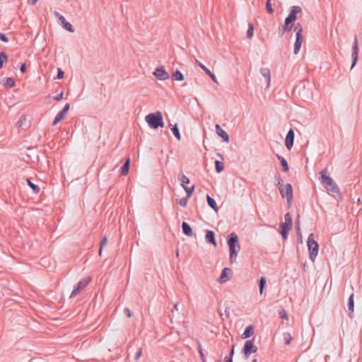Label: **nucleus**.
<instances>
[{
  "instance_id": "f257e3e1",
  "label": "nucleus",
  "mask_w": 362,
  "mask_h": 362,
  "mask_svg": "<svg viewBox=\"0 0 362 362\" xmlns=\"http://www.w3.org/2000/svg\"><path fill=\"white\" fill-rule=\"evenodd\" d=\"M319 180L321 184L325 188L327 192L333 196L340 195V189L337 185L334 182L332 178L328 175L329 170L327 168H325L320 172H319Z\"/></svg>"
},
{
  "instance_id": "f03ea898",
  "label": "nucleus",
  "mask_w": 362,
  "mask_h": 362,
  "mask_svg": "<svg viewBox=\"0 0 362 362\" xmlns=\"http://www.w3.org/2000/svg\"><path fill=\"white\" fill-rule=\"evenodd\" d=\"M228 245L230 252V262L233 263L240 250V245L238 242V235L235 233H231L228 235Z\"/></svg>"
},
{
  "instance_id": "7ed1b4c3",
  "label": "nucleus",
  "mask_w": 362,
  "mask_h": 362,
  "mask_svg": "<svg viewBox=\"0 0 362 362\" xmlns=\"http://www.w3.org/2000/svg\"><path fill=\"white\" fill-rule=\"evenodd\" d=\"M145 120L148 126L153 129H156L158 127H163L164 126L163 115L160 111L147 115L145 117Z\"/></svg>"
},
{
  "instance_id": "20e7f679",
  "label": "nucleus",
  "mask_w": 362,
  "mask_h": 362,
  "mask_svg": "<svg viewBox=\"0 0 362 362\" xmlns=\"http://www.w3.org/2000/svg\"><path fill=\"white\" fill-rule=\"evenodd\" d=\"M276 178L278 181V188L280 192L281 195L284 197H285L287 200V203L288 205L291 204L293 199V190L292 186L291 184H286L285 186L282 184V180L280 175L276 176Z\"/></svg>"
},
{
  "instance_id": "39448f33",
  "label": "nucleus",
  "mask_w": 362,
  "mask_h": 362,
  "mask_svg": "<svg viewBox=\"0 0 362 362\" xmlns=\"http://www.w3.org/2000/svg\"><path fill=\"white\" fill-rule=\"evenodd\" d=\"M307 245L310 259L314 260L317 255L319 246L314 239L313 233H310L308 238Z\"/></svg>"
},
{
  "instance_id": "423d86ee",
  "label": "nucleus",
  "mask_w": 362,
  "mask_h": 362,
  "mask_svg": "<svg viewBox=\"0 0 362 362\" xmlns=\"http://www.w3.org/2000/svg\"><path fill=\"white\" fill-rule=\"evenodd\" d=\"M257 347L255 345L254 339L247 340L243 349V354L247 358L251 354L256 353Z\"/></svg>"
},
{
  "instance_id": "0eeeda50",
  "label": "nucleus",
  "mask_w": 362,
  "mask_h": 362,
  "mask_svg": "<svg viewBox=\"0 0 362 362\" xmlns=\"http://www.w3.org/2000/svg\"><path fill=\"white\" fill-rule=\"evenodd\" d=\"M90 281V278H86L78 281L73 289L70 298L76 296L83 288H84Z\"/></svg>"
},
{
  "instance_id": "6e6552de",
  "label": "nucleus",
  "mask_w": 362,
  "mask_h": 362,
  "mask_svg": "<svg viewBox=\"0 0 362 362\" xmlns=\"http://www.w3.org/2000/svg\"><path fill=\"white\" fill-rule=\"evenodd\" d=\"M154 76L160 81H165L170 78V75L165 71L164 66H159L153 72Z\"/></svg>"
},
{
  "instance_id": "1a4fd4ad",
  "label": "nucleus",
  "mask_w": 362,
  "mask_h": 362,
  "mask_svg": "<svg viewBox=\"0 0 362 362\" xmlns=\"http://www.w3.org/2000/svg\"><path fill=\"white\" fill-rule=\"evenodd\" d=\"M302 8L300 6H293L290 8V12L285 20L294 23L297 20V14L300 13Z\"/></svg>"
},
{
  "instance_id": "9d476101",
  "label": "nucleus",
  "mask_w": 362,
  "mask_h": 362,
  "mask_svg": "<svg viewBox=\"0 0 362 362\" xmlns=\"http://www.w3.org/2000/svg\"><path fill=\"white\" fill-rule=\"evenodd\" d=\"M351 57H352V64L351 66V69H352L356 65L358 58V40L356 36L354 38V45L352 46L351 50Z\"/></svg>"
},
{
  "instance_id": "9b49d317",
  "label": "nucleus",
  "mask_w": 362,
  "mask_h": 362,
  "mask_svg": "<svg viewBox=\"0 0 362 362\" xmlns=\"http://www.w3.org/2000/svg\"><path fill=\"white\" fill-rule=\"evenodd\" d=\"M294 136L295 133L292 129H290L288 132L286 139H285V145L288 149H291L293 146L294 141Z\"/></svg>"
},
{
  "instance_id": "f8f14e48",
  "label": "nucleus",
  "mask_w": 362,
  "mask_h": 362,
  "mask_svg": "<svg viewBox=\"0 0 362 362\" xmlns=\"http://www.w3.org/2000/svg\"><path fill=\"white\" fill-rule=\"evenodd\" d=\"M215 129H216V134L221 137L223 139V140L226 142H228L229 141V136L228 134H227V132L223 130L221 126L219 124H216L215 126Z\"/></svg>"
},
{
  "instance_id": "ddd939ff",
  "label": "nucleus",
  "mask_w": 362,
  "mask_h": 362,
  "mask_svg": "<svg viewBox=\"0 0 362 362\" xmlns=\"http://www.w3.org/2000/svg\"><path fill=\"white\" fill-rule=\"evenodd\" d=\"M196 63L198 64V66L203 69L205 73L211 78V80L215 82L218 83L216 80V77L214 74H213L208 68H206L204 64H202L200 62H199L197 59L196 60Z\"/></svg>"
},
{
  "instance_id": "4468645a",
  "label": "nucleus",
  "mask_w": 362,
  "mask_h": 362,
  "mask_svg": "<svg viewBox=\"0 0 362 362\" xmlns=\"http://www.w3.org/2000/svg\"><path fill=\"white\" fill-rule=\"evenodd\" d=\"M182 233L188 236V237H192L193 235V231H192V229L191 228V226L185 221H183L182 223Z\"/></svg>"
},
{
  "instance_id": "2eb2a0df",
  "label": "nucleus",
  "mask_w": 362,
  "mask_h": 362,
  "mask_svg": "<svg viewBox=\"0 0 362 362\" xmlns=\"http://www.w3.org/2000/svg\"><path fill=\"white\" fill-rule=\"evenodd\" d=\"M296 41H295V43H294V49H293V53L295 54H297L300 49V47H301V45H302V42H303V36H296Z\"/></svg>"
},
{
  "instance_id": "dca6fc26",
  "label": "nucleus",
  "mask_w": 362,
  "mask_h": 362,
  "mask_svg": "<svg viewBox=\"0 0 362 362\" xmlns=\"http://www.w3.org/2000/svg\"><path fill=\"white\" fill-rule=\"evenodd\" d=\"M206 240L211 243L214 246H216V241L215 239V234L212 230H207L205 235Z\"/></svg>"
},
{
  "instance_id": "f3484780",
  "label": "nucleus",
  "mask_w": 362,
  "mask_h": 362,
  "mask_svg": "<svg viewBox=\"0 0 362 362\" xmlns=\"http://www.w3.org/2000/svg\"><path fill=\"white\" fill-rule=\"evenodd\" d=\"M260 74L266 78L267 82V87L269 86L271 81L270 70L268 68H261Z\"/></svg>"
},
{
  "instance_id": "a211bd4d",
  "label": "nucleus",
  "mask_w": 362,
  "mask_h": 362,
  "mask_svg": "<svg viewBox=\"0 0 362 362\" xmlns=\"http://www.w3.org/2000/svg\"><path fill=\"white\" fill-rule=\"evenodd\" d=\"M230 272V269L229 268H224L221 274V276L219 277V282L220 283H224L229 280V278L228 276V273Z\"/></svg>"
},
{
  "instance_id": "6ab92c4d",
  "label": "nucleus",
  "mask_w": 362,
  "mask_h": 362,
  "mask_svg": "<svg viewBox=\"0 0 362 362\" xmlns=\"http://www.w3.org/2000/svg\"><path fill=\"white\" fill-rule=\"evenodd\" d=\"M254 332V327L252 325H248L246 327V328L244 330V332L242 334L243 339H247L250 337H251L253 334Z\"/></svg>"
},
{
  "instance_id": "aec40b11",
  "label": "nucleus",
  "mask_w": 362,
  "mask_h": 362,
  "mask_svg": "<svg viewBox=\"0 0 362 362\" xmlns=\"http://www.w3.org/2000/svg\"><path fill=\"white\" fill-rule=\"evenodd\" d=\"M354 294L352 293L349 298L348 301V310H349V315L351 317V314L354 313Z\"/></svg>"
},
{
  "instance_id": "412c9836",
  "label": "nucleus",
  "mask_w": 362,
  "mask_h": 362,
  "mask_svg": "<svg viewBox=\"0 0 362 362\" xmlns=\"http://www.w3.org/2000/svg\"><path fill=\"white\" fill-rule=\"evenodd\" d=\"M129 165H130V159L128 158L126 160V161L124 163L123 165L122 166L120 169V175H126L129 170Z\"/></svg>"
},
{
  "instance_id": "4be33fe9",
  "label": "nucleus",
  "mask_w": 362,
  "mask_h": 362,
  "mask_svg": "<svg viewBox=\"0 0 362 362\" xmlns=\"http://www.w3.org/2000/svg\"><path fill=\"white\" fill-rule=\"evenodd\" d=\"M206 202L208 205L213 209L216 212L218 211V207L216 201L211 198L209 194L206 195Z\"/></svg>"
},
{
  "instance_id": "5701e85b",
  "label": "nucleus",
  "mask_w": 362,
  "mask_h": 362,
  "mask_svg": "<svg viewBox=\"0 0 362 362\" xmlns=\"http://www.w3.org/2000/svg\"><path fill=\"white\" fill-rule=\"evenodd\" d=\"M276 156H277L278 160L280 161V163L282 165L283 171L285 173L288 172L289 170V167H288V163L286 160V159L280 155H277Z\"/></svg>"
},
{
  "instance_id": "b1692460",
  "label": "nucleus",
  "mask_w": 362,
  "mask_h": 362,
  "mask_svg": "<svg viewBox=\"0 0 362 362\" xmlns=\"http://www.w3.org/2000/svg\"><path fill=\"white\" fill-rule=\"evenodd\" d=\"M293 23L285 20L284 25L283 26V33L291 31L293 28Z\"/></svg>"
},
{
  "instance_id": "393cba45",
  "label": "nucleus",
  "mask_w": 362,
  "mask_h": 362,
  "mask_svg": "<svg viewBox=\"0 0 362 362\" xmlns=\"http://www.w3.org/2000/svg\"><path fill=\"white\" fill-rule=\"evenodd\" d=\"M27 182H28V186L33 189L34 193H35V194L39 193L40 189L37 185L32 182L30 179H27Z\"/></svg>"
},
{
  "instance_id": "a878e982",
  "label": "nucleus",
  "mask_w": 362,
  "mask_h": 362,
  "mask_svg": "<svg viewBox=\"0 0 362 362\" xmlns=\"http://www.w3.org/2000/svg\"><path fill=\"white\" fill-rule=\"evenodd\" d=\"M171 131L173 132V134H174V136H175V138L177 139V140H180L181 139V136H180V131H179V129L177 127V124H174L172 128H171Z\"/></svg>"
},
{
  "instance_id": "bb28decb",
  "label": "nucleus",
  "mask_w": 362,
  "mask_h": 362,
  "mask_svg": "<svg viewBox=\"0 0 362 362\" xmlns=\"http://www.w3.org/2000/svg\"><path fill=\"white\" fill-rule=\"evenodd\" d=\"M173 76L175 81H182L184 80V76L179 70H176L173 74Z\"/></svg>"
},
{
  "instance_id": "cd10ccee",
  "label": "nucleus",
  "mask_w": 362,
  "mask_h": 362,
  "mask_svg": "<svg viewBox=\"0 0 362 362\" xmlns=\"http://www.w3.org/2000/svg\"><path fill=\"white\" fill-rule=\"evenodd\" d=\"M295 228L296 230L297 236H299L301 238V230H300V216H298V218L295 221Z\"/></svg>"
},
{
  "instance_id": "c85d7f7f",
  "label": "nucleus",
  "mask_w": 362,
  "mask_h": 362,
  "mask_svg": "<svg viewBox=\"0 0 362 362\" xmlns=\"http://www.w3.org/2000/svg\"><path fill=\"white\" fill-rule=\"evenodd\" d=\"M65 115H64L62 112H59L55 117L54 121H53V125L55 126L57 124H58L61 120L64 119L65 117Z\"/></svg>"
},
{
  "instance_id": "c756f323",
  "label": "nucleus",
  "mask_w": 362,
  "mask_h": 362,
  "mask_svg": "<svg viewBox=\"0 0 362 362\" xmlns=\"http://www.w3.org/2000/svg\"><path fill=\"white\" fill-rule=\"evenodd\" d=\"M197 344H198V352H199L200 358H201L202 362H206L205 356H204V354L203 353V349H202V344H201V343L199 341H197Z\"/></svg>"
},
{
  "instance_id": "7c9ffc66",
  "label": "nucleus",
  "mask_w": 362,
  "mask_h": 362,
  "mask_svg": "<svg viewBox=\"0 0 362 362\" xmlns=\"http://www.w3.org/2000/svg\"><path fill=\"white\" fill-rule=\"evenodd\" d=\"M265 284H266V279L264 277H261L259 281V288L260 295H262L263 293V290L265 287Z\"/></svg>"
},
{
  "instance_id": "2f4dec72",
  "label": "nucleus",
  "mask_w": 362,
  "mask_h": 362,
  "mask_svg": "<svg viewBox=\"0 0 362 362\" xmlns=\"http://www.w3.org/2000/svg\"><path fill=\"white\" fill-rule=\"evenodd\" d=\"M224 165L223 163L218 160L215 161V169L217 173H221L223 170Z\"/></svg>"
},
{
  "instance_id": "473e14b6",
  "label": "nucleus",
  "mask_w": 362,
  "mask_h": 362,
  "mask_svg": "<svg viewBox=\"0 0 362 362\" xmlns=\"http://www.w3.org/2000/svg\"><path fill=\"white\" fill-rule=\"evenodd\" d=\"M294 31L296 33V36H303V28L300 23H297L294 27Z\"/></svg>"
},
{
  "instance_id": "72a5a7b5",
  "label": "nucleus",
  "mask_w": 362,
  "mask_h": 362,
  "mask_svg": "<svg viewBox=\"0 0 362 362\" xmlns=\"http://www.w3.org/2000/svg\"><path fill=\"white\" fill-rule=\"evenodd\" d=\"M183 189H185V191L187 193V197L189 198L194 192V185H192L191 187H188L186 186V187H184Z\"/></svg>"
},
{
  "instance_id": "f704fd0d",
  "label": "nucleus",
  "mask_w": 362,
  "mask_h": 362,
  "mask_svg": "<svg viewBox=\"0 0 362 362\" xmlns=\"http://www.w3.org/2000/svg\"><path fill=\"white\" fill-rule=\"evenodd\" d=\"M253 31H254L253 25H252V24L250 23L248 25V29L247 31V38L251 39L253 37Z\"/></svg>"
},
{
  "instance_id": "c9c22d12",
  "label": "nucleus",
  "mask_w": 362,
  "mask_h": 362,
  "mask_svg": "<svg viewBox=\"0 0 362 362\" xmlns=\"http://www.w3.org/2000/svg\"><path fill=\"white\" fill-rule=\"evenodd\" d=\"M284 339L285 344L288 345L291 343V341L292 340V337L288 332L284 333Z\"/></svg>"
},
{
  "instance_id": "e433bc0d",
  "label": "nucleus",
  "mask_w": 362,
  "mask_h": 362,
  "mask_svg": "<svg viewBox=\"0 0 362 362\" xmlns=\"http://www.w3.org/2000/svg\"><path fill=\"white\" fill-rule=\"evenodd\" d=\"M285 222L287 226H291L292 224V218L289 213H286L284 216Z\"/></svg>"
},
{
  "instance_id": "4c0bfd02",
  "label": "nucleus",
  "mask_w": 362,
  "mask_h": 362,
  "mask_svg": "<svg viewBox=\"0 0 362 362\" xmlns=\"http://www.w3.org/2000/svg\"><path fill=\"white\" fill-rule=\"evenodd\" d=\"M5 85L8 88H12L15 86V81L12 78H7Z\"/></svg>"
},
{
  "instance_id": "58836bf2",
  "label": "nucleus",
  "mask_w": 362,
  "mask_h": 362,
  "mask_svg": "<svg viewBox=\"0 0 362 362\" xmlns=\"http://www.w3.org/2000/svg\"><path fill=\"white\" fill-rule=\"evenodd\" d=\"M180 181H181V185H182V187H186L185 185L187 184H189V179L185 175H182V177L180 179Z\"/></svg>"
},
{
  "instance_id": "ea45409f",
  "label": "nucleus",
  "mask_w": 362,
  "mask_h": 362,
  "mask_svg": "<svg viewBox=\"0 0 362 362\" xmlns=\"http://www.w3.org/2000/svg\"><path fill=\"white\" fill-rule=\"evenodd\" d=\"M63 27L65 30L71 32V33H74V30L73 28V26L72 25L69 23V22H66L64 23V24L63 25Z\"/></svg>"
},
{
  "instance_id": "a19ab883",
  "label": "nucleus",
  "mask_w": 362,
  "mask_h": 362,
  "mask_svg": "<svg viewBox=\"0 0 362 362\" xmlns=\"http://www.w3.org/2000/svg\"><path fill=\"white\" fill-rule=\"evenodd\" d=\"M266 9L267 12L270 14L274 13V9L272 8V4L269 2V0H267L266 2Z\"/></svg>"
},
{
  "instance_id": "79ce46f5",
  "label": "nucleus",
  "mask_w": 362,
  "mask_h": 362,
  "mask_svg": "<svg viewBox=\"0 0 362 362\" xmlns=\"http://www.w3.org/2000/svg\"><path fill=\"white\" fill-rule=\"evenodd\" d=\"M188 199L187 197L177 200V203L182 206H186Z\"/></svg>"
},
{
  "instance_id": "37998d69",
  "label": "nucleus",
  "mask_w": 362,
  "mask_h": 362,
  "mask_svg": "<svg viewBox=\"0 0 362 362\" xmlns=\"http://www.w3.org/2000/svg\"><path fill=\"white\" fill-rule=\"evenodd\" d=\"M107 239L106 237H104L100 243V250H99V255L100 256L101 255V253H102V250L103 248V247L106 245L107 243Z\"/></svg>"
},
{
  "instance_id": "c03bdc74",
  "label": "nucleus",
  "mask_w": 362,
  "mask_h": 362,
  "mask_svg": "<svg viewBox=\"0 0 362 362\" xmlns=\"http://www.w3.org/2000/svg\"><path fill=\"white\" fill-rule=\"evenodd\" d=\"M64 74V72L60 68H58L57 69V75L56 78H57V79L63 78Z\"/></svg>"
},
{
  "instance_id": "a18cd8bd",
  "label": "nucleus",
  "mask_w": 362,
  "mask_h": 362,
  "mask_svg": "<svg viewBox=\"0 0 362 362\" xmlns=\"http://www.w3.org/2000/svg\"><path fill=\"white\" fill-rule=\"evenodd\" d=\"M64 91H61L59 94L53 97V100L59 101L63 98Z\"/></svg>"
},
{
  "instance_id": "49530a36",
  "label": "nucleus",
  "mask_w": 362,
  "mask_h": 362,
  "mask_svg": "<svg viewBox=\"0 0 362 362\" xmlns=\"http://www.w3.org/2000/svg\"><path fill=\"white\" fill-rule=\"evenodd\" d=\"M289 228H284L281 230V235L284 240L287 239Z\"/></svg>"
},
{
  "instance_id": "de8ad7c7",
  "label": "nucleus",
  "mask_w": 362,
  "mask_h": 362,
  "mask_svg": "<svg viewBox=\"0 0 362 362\" xmlns=\"http://www.w3.org/2000/svg\"><path fill=\"white\" fill-rule=\"evenodd\" d=\"M70 108V105L69 103H66L65 105L64 106L63 109L60 111L62 112L64 115H66L69 110Z\"/></svg>"
},
{
  "instance_id": "09e8293b",
  "label": "nucleus",
  "mask_w": 362,
  "mask_h": 362,
  "mask_svg": "<svg viewBox=\"0 0 362 362\" xmlns=\"http://www.w3.org/2000/svg\"><path fill=\"white\" fill-rule=\"evenodd\" d=\"M70 108V105L69 103H66L65 105L64 106L63 109L60 111L62 112L64 115H66L69 110Z\"/></svg>"
},
{
  "instance_id": "8fccbe9b",
  "label": "nucleus",
  "mask_w": 362,
  "mask_h": 362,
  "mask_svg": "<svg viewBox=\"0 0 362 362\" xmlns=\"http://www.w3.org/2000/svg\"><path fill=\"white\" fill-rule=\"evenodd\" d=\"M279 315H280V317L282 319H284L286 320H288V314L286 313V312L285 310H283V311L280 312Z\"/></svg>"
},
{
  "instance_id": "3c124183",
  "label": "nucleus",
  "mask_w": 362,
  "mask_h": 362,
  "mask_svg": "<svg viewBox=\"0 0 362 362\" xmlns=\"http://www.w3.org/2000/svg\"><path fill=\"white\" fill-rule=\"evenodd\" d=\"M0 40L4 42H8V38L5 34L0 33Z\"/></svg>"
},
{
  "instance_id": "603ef678",
  "label": "nucleus",
  "mask_w": 362,
  "mask_h": 362,
  "mask_svg": "<svg viewBox=\"0 0 362 362\" xmlns=\"http://www.w3.org/2000/svg\"><path fill=\"white\" fill-rule=\"evenodd\" d=\"M8 59L6 54L4 52H1L0 53V59L3 61V62H6Z\"/></svg>"
},
{
  "instance_id": "864d4df0",
  "label": "nucleus",
  "mask_w": 362,
  "mask_h": 362,
  "mask_svg": "<svg viewBox=\"0 0 362 362\" xmlns=\"http://www.w3.org/2000/svg\"><path fill=\"white\" fill-rule=\"evenodd\" d=\"M141 354H142V349L139 348V349L138 350V351L136 353V354L134 356V358L136 360H138L141 357Z\"/></svg>"
},
{
  "instance_id": "5fc2aeb1",
  "label": "nucleus",
  "mask_w": 362,
  "mask_h": 362,
  "mask_svg": "<svg viewBox=\"0 0 362 362\" xmlns=\"http://www.w3.org/2000/svg\"><path fill=\"white\" fill-rule=\"evenodd\" d=\"M124 313L127 315V317H130L132 316L131 310L128 308H125L124 309Z\"/></svg>"
},
{
  "instance_id": "6e6d98bb",
  "label": "nucleus",
  "mask_w": 362,
  "mask_h": 362,
  "mask_svg": "<svg viewBox=\"0 0 362 362\" xmlns=\"http://www.w3.org/2000/svg\"><path fill=\"white\" fill-rule=\"evenodd\" d=\"M20 71L22 74H24L26 71V66L25 64H22L20 67Z\"/></svg>"
},
{
  "instance_id": "4d7b16f0",
  "label": "nucleus",
  "mask_w": 362,
  "mask_h": 362,
  "mask_svg": "<svg viewBox=\"0 0 362 362\" xmlns=\"http://www.w3.org/2000/svg\"><path fill=\"white\" fill-rule=\"evenodd\" d=\"M280 227H281V230H283L284 228H289V229H290V227H291V226H286V223H284V222H283V223H281L280 224Z\"/></svg>"
},
{
  "instance_id": "13d9d810",
  "label": "nucleus",
  "mask_w": 362,
  "mask_h": 362,
  "mask_svg": "<svg viewBox=\"0 0 362 362\" xmlns=\"http://www.w3.org/2000/svg\"><path fill=\"white\" fill-rule=\"evenodd\" d=\"M234 349H235V345H232V347H231V349H230V356H231V358H233V356L234 355Z\"/></svg>"
},
{
  "instance_id": "bf43d9fd",
  "label": "nucleus",
  "mask_w": 362,
  "mask_h": 362,
  "mask_svg": "<svg viewBox=\"0 0 362 362\" xmlns=\"http://www.w3.org/2000/svg\"><path fill=\"white\" fill-rule=\"evenodd\" d=\"M224 360L226 362H233V358H231V356H226Z\"/></svg>"
},
{
  "instance_id": "052dcab7",
  "label": "nucleus",
  "mask_w": 362,
  "mask_h": 362,
  "mask_svg": "<svg viewBox=\"0 0 362 362\" xmlns=\"http://www.w3.org/2000/svg\"><path fill=\"white\" fill-rule=\"evenodd\" d=\"M59 20L62 22L63 25L64 24V23L66 22L65 18L63 16H60Z\"/></svg>"
},
{
  "instance_id": "680f3d73",
  "label": "nucleus",
  "mask_w": 362,
  "mask_h": 362,
  "mask_svg": "<svg viewBox=\"0 0 362 362\" xmlns=\"http://www.w3.org/2000/svg\"><path fill=\"white\" fill-rule=\"evenodd\" d=\"M38 0H28V3L30 5H35Z\"/></svg>"
},
{
  "instance_id": "e2e57ef3",
  "label": "nucleus",
  "mask_w": 362,
  "mask_h": 362,
  "mask_svg": "<svg viewBox=\"0 0 362 362\" xmlns=\"http://www.w3.org/2000/svg\"><path fill=\"white\" fill-rule=\"evenodd\" d=\"M285 33H283V28H279V34L280 36H283Z\"/></svg>"
},
{
  "instance_id": "0e129e2a",
  "label": "nucleus",
  "mask_w": 362,
  "mask_h": 362,
  "mask_svg": "<svg viewBox=\"0 0 362 362\" xmlns=\"http://www.w3.org/2000/svg\"><path fill=\"white\" fill-rule=\"evenodd\" d=\"M173 310L176 311L178 310V303L174 305Z\"/></svg>"
},
{
  "instance_id": "69168bd1",
  "label": "nucleus",
  "mask_w": 362,
  "mask_h": 362,
  "mask_svg": "<svg viewBox=\"0 0 362 362\" xmlns=\"http://www.w3.org/2000/svg\"><path fill=\"white\" fill-rule=\"evenodd\" d=\"M54 15L58 18V19L59 18L60 16H62L58 12H54Z\"/></svg>"
},
{
  "instance_id": "338daca9",
  "label": "nucleus",
  "mask_w": 362,
  "mask_h": 362,
  "mask_svg": "<svg viewBox=\"0 0 362 362\" xmlns=\"http://www.w3.org/2000/svg\"><path fill=\"white\" fill-rule=\"evenodd\" d=\"M3 61L0 59V69L3 66Z\"/></svg>"
},
{
  "instance_id": "774afa93",
  "label": "nucleus",
  "mask_w": 362,
  "mask_h": 362,
  "mask_svg": "<svg viewBox=\"0 0 362 362\" xmlns=\"http://www.w3.org/2000/svg\"><path fill=\"white\" fill-rule=\"evenodd\" d=\"M298 241L302 243V238H300L299 236H298Z\"/></svg>"
}]
</instances>
